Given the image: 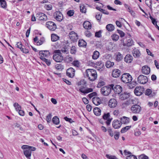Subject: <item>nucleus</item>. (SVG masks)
<instances>
[{"label":"nucleus","instance_id":"nucleus-8","mask_svg":"<svg viewBox=\"0 0 159 159\" xmlns=\"http://www.w3.org/2000/svg\"><path fill=\"white\" fill-rule=\"evenodd\" d=\"M144 89L143 87L141 86L136 87L134 90V93L137 96L141 95L144 92Z\"/></svg>","mask_w":159,"mask_h":159},{"label":"nucleus","instance_id":"nucleus-48","mask_svg":"<svg viewBox=\"0 0 159 159\" xmlns=\"http://www.w3.org/2000/svg\"><path fill=\"white\" fill-rule=\"evenodd\" d=\"M72 64L74 66L77 67H79L80 66V62L78 60L74 61Z\"/></svg>","mask_w":159,"mask_h":159},{"label":"nucleus","instance_id":"nucleus-53","mask_svg":"<svg viewBox=\"0 0 159 159\" xmlns=\"http://www.w3.org/2000/svg\"><path fill=\"white\" fill-rule=\"evenodd\" d=\"M105 84V83L104 81H100L99 82L97 87L98 88H100L102 86H103Z\"/></svg>","mask_w":159,"mask_h":159},{"label":"nucleus","instance_id":"nucleus-56","mask_svg":"<svg viewBox=\"0 0 159 159\" xmlns=\"http://www.w3.org/2000/svg\"><path fill=\"white\" fill-rule=\"evenodd\" d=\"M52 114L50 113L46 116V120L47 122L49 123L51 119Z\"/></svg>","mask_w":159,"mask_h":159},{"label":"nucleus","instance_id":"nucleus-60","mask_svg":"<svg viewBox=\"0 0 159 159\" xmlns=\"http://www.w3.org/2000/svg\"><path fill=\"white\" fill-rule=\"evenodd\" d=\"M152 90L150 89H147L146 90L145 93L146 95L149 96L152 93Z\"/></svg>","mask_w":159,"mask_h":159},{"label":"nucleus","instance_id":"nucleus-3","mask_svg":"<svg viewBox=\"0 0 159 159\" xmlns=\"http://www.w3.org/2000/svg\"><path fill=\"white\" fill-rule=\"evenodd\" d=\"M111 89V88L110 86V85L108 86H104L101 88V93L104 96H107L110 93Z\"/></svg>","mask_w":159,"mask_h":159},{"label":"nucleus","instance_id":"nucleus-61","mask_svg":"<svg viewBox=\"0 0 159 159\" xmlns=\"http://www.w3.org/2000/svg\"><path fill=\"white\" fill-rule=\"evenodd\" d=\"M42 60L45 62L48 66H49L51 64V62L50 60L47 59L46 58H43V59Z\"/></svg>","mask_w":159,"mask_h":159},{"label":"nucleus","instance_id":"nucleus-18","mask_svg":"<svg viewBox=\"0 0 159 159\" xmlns=\"http://www.w3.org/2000/svg\"><path fill=\"white\" fill-rule=\"evenodd\" d=\"M69 37L70 39L73 41H75L78 39V35L75 32L72 31L69 33Z\"/></svg>","mask_w":159,"mask_h":159},{"label":"nucleus","instance_id":"nucleus-55","mask_svg":"<svg viewBox=\"0 0 159 159\" xmlns=\"http://www.w3.org/2000/svg\"><path fill=\"white\" fill-rule=\"evenodd\" d=\"M80 11L82 13H85L86 12V9L84 7L83 5H81L80 7Z\"/></svg>","mask_w":159,"mask_h":159},{"label":"nucleus","instance_id":"nucleus-35","mask_svg":"<svg viewBox=\"0 0 159 159\" xmlns=\"http://www.w3.org/2000/svg\"><path fill=\"white\" fill-rule=\"evenodd\" d=\"M78 44L80 47H84L86 46V43L83 39H80L78 42Z\"/></svg>","mask_w":159,"mask_h":159},{"label":"nucleus","instance_id":"nucleus-22","mask_svg":"<svg viewBox=\"0 0 159 159\" xmlns=\"http://www.w3.org/2000/svg\"><path fill=\"white\" fill-rule=\"evenodd\" d=\"M130 96L129 93L124 92L119 95V98L121 100H124L129 98Z\"/></svg>","mask_w":159,"mask_h":159},{"label":"nucleus","instance_id":"nucleus-29","mask_svg":"<svg viewBox=\"0 0 159 159\" xmlns=\"http://www.w3.org/2000/svg\"><path fill=\"white\" fill-rule=\"evenodd\" d=\"M129 118L125 116H123L121 118V123L124 124H126L129 122Z\"/></svg>","mask_w":159,"mask_h":159},{"label":"nucleus","instance_id":"nucleus-16","mask_svg":"<svg viewBox=\"0 0 159 159\" xmlns=\"http://www.w3.org/2000/svg\"><path fill=\"white\" fill-rule=\"evenodd\" d=\"M135 99H129V100L125 102L122 104V106L123 107H126L131 104L135 103Z\"/></svg>","mask_w":159,"mask_h":159},{"label":"nucleus","instance_id":"nucleus-59","mask_svg":"<svg viewBox=\"0 0 159 159\" xmlns=\"http://www.w3.org/2000/svg\"><path fill=\"white\" fill-rule=\"evenodd\" d=\"M126 159H137V158L134 155H130L127 156Z\"/></svg>","mask_w":159,"mask_h":159},{"label":"nucleus","instance_id":"nucleus-19","mask_svg":"<svg viewBox=\"0 0 159 159\" xmlns=\"http://www.w3.org/2000/svg\"><path fill=\"white\" fill-rule=\"evenodd\" d=\"M141 71L143 74L147 75L150 73V69L148 66H144L142 67Z\"/></svg>","mask_w":159,"mask_h":159},{"label":"nucleus","instance_id":"nucleus-42","mask_svg":"<svg viewBox=\"0 0 159 159\" xmlns=\"http://www.w3.org/2000/svg\"><path fill=\"white\" fill-rule=\"evenodd\" d=\"M13 106L16 111H19L21 109V106L17 103L16 102L14 103Z\"/></svg>","mask_w":159,"mask_h":159},{"label":"nucleus","instance_id":"nucleus-30","mask_svg":"<svg viewBox=\"0 0 159 159\" xmlns=\"http://www.w3.org/2000/svg\"><path fill=\"white\" fill-rule=\"evenodd\" d=\"M133 56L135 57H139L140 55V53L138 49H134L132 52Z\"/></svg>","mask_w":159,"mask_h":159},{"label":"nucleus","instance_id":"nucleus-32","mask_svg":"<svg viewBox=\"0 0 159 159\" xmlns=\"http://www.w3.org/2000/svg\"><path fill=\"white\" fill-rule=\"evenodd\" d=\"M99 53L97 51H95L93 53V54L92 55V57L93 59L96 60L98 59L99 56Z\"/></svg>","mask_w":159,"mask_h":159},{"label":"nucleus","instance_id":"nucleus-14","mask_svg":"<svg viewBox=\"0 0 159 159\" xmlns=\"http://www.w3.org/2000/svg\"><path fill=\"white\" fill-rule=\"evenodd\" d=\"M36 17L38 18L40 20L46 21L47 20V16L43 13L39 12L37 14Z\"/></svg>","mask_w":159,"mask_h":159},{"label":"nucleus","instance_id":"nucleus-51","mask_svg":"<svg viewBox=\"0 0 159 159\" xmlns=\"http://www.w3.org/2000/svg\"><path fill=\"white\" fill-rule=\"evenodd\" d=\"M89 69H87L84 74V76L85 78H88L89 79Z\"/></svg>","mask_w":159,"mask_h":159},{"label":"nucleus","instance_id":"nucleus-6","mask_svg":"<svg viewBox=\"0 0 159 159\" xmlns=\"http://www.w3.org/2000/svg\"><path fill=\"white\" fill-rule=\"evenodd\" d=\"M138 82L140 84H144L148 81V77L143 75H140L137 78Z\"/></svg>","mask_w":159,"mask_h":159},{"label":"nucleus","instance_id":"nucleus-5","mask_svg":"<svg viewBox=\"0 0 159 159\" xmlns=\"http://www.w3.org/2000/svg\"><path fill=\"white\" fill-rule=\"evenodd\" d=\"M70 48V47L69 46H64L61 50H56L54 52L56 53L61 54V53H63L65 54H67L69 53Z\"/></svg>","mask_w":159,"mask_h":159},{"label":"nucleus","instance_id":"nucleus-11","mask_svg":"<svg viewBox=\"0 0 159 159\" xmlns=\"http://www.w3.org/2000/svg\"><path fill=\"white\" fill-rule=\"evenodd\" d=\"M53 16L55 19L59 21H61L63 18L62 14L59 11H57L55 12L54 13Z\"/></svg>","mask_w":159,"mask_h":159},{"label":"nucleus","instance_id":"nucleus-1","mask_svg":"<svg viewBox=\"0 0 159 159\" xmlns=\"http://www.w3.org/2000/svg\"><path fill=\"white\" fill-rule=\"evenodd\" d=\"M86 82L84 80H81L77 83V85L80 88L79 90L84 93H87L89 92V89L86 88Z\"/></svg>","mask_w":159,"mask_h":159},{"label":"nucleus","instance_id":"nucleus-50","mask_svg":"<svg viewBox=\"0 0 159 159\" xmlns=\"http://www.w3.org/2000/svg\"><path fill=\"white\" fill-rule=\"evenodd\" d=\"M44 41V39L43 38H42L40 40H38V41L37 42V45H40L42 44Z\"/></svg>","mask_w":159,"mask_h":159},{"label":"nucleus","instance_id":"nucleus-17","mask_svg":"<svg viewBox=\"0 0 159 159\" xmlns=\"http://www.w3.org/2000/svg\"><path fill=\"white\" fill-rule=\"evenodd\" d=\"M110 115L109 113L105 114L103 116V119L107 120L106 123L107 125L108 126L110 125L112 119V118H110Z\"/></svg>","mask_w":159,"mask_h":159},{"label":"nucleus","instance_id":"nucleus-31","mask_svg":"<svg viewBox=\"0 0 159 159\" xmlns=\"http://www.w3.org/2000/svg\"><path fill=\"white\" fill-rule=\"evenodd\" d=\"M106 29L109 31L111 32L115 29L114 26L112 24H108L106 26Z\"/></svg>","mask_w":159,"mask_h":159},{"label":"nucleus","instance_id":"nucleus-41","mask_svg":"<svg viewBox=\"0 0 159 159\" xmlns=\"http://www.w3.org/2000/svg\"><path fill=\"white\" fill-rule=\"evenodd\" d=\"M122 59L123 56L122 55L120 52L117 53L116 55V60L118 61H119L121 60Z\"/></svg>","mask_w":159,"mask_h":159},{"label":"nucleus","instance_id":"nucleus-44","mask_svg":"<svg viewBox=\"0 0 159 159\" xmlns=\"http://www.w3.org/2000/svg\"><path fill=\"white\" fill-rule=\"evenodd\" d=\"M0 3L2 7L5 8L6 7V2L4 0H0Z\"/></svg>","mask_w":159,"mask_h":159},{"label":"nucleus","instance_id":"nucleus-27","mask_svg":"<svg viewBox=\"0 0 159 159\" xmlns=\"http://www.w3.org/2000/svg\"><path fill=\"white\" fill-rule=\"evenodd\" d=\"M22 149H29L31 151H34L36 150V148L34 147L31 146L27 145H23L21 147Z\"/></svg>","mask_w":159,"mask_h":159},{"label":"nucleus","instance_id":"nucleus-64","mask_svg":"<svg viewBox=\"0 0 159 159\" xmlns=\"http://www.w3.org/2000/svg\"><path fill=\"white\" fill-rule=\"evenodd\" d=\"M101 31L96 32L95 33V36L98 38L100 37L101 36Z\"/></svg>","mask_w":159,"mask_h":159},{"label":"nucleus","instance_id":"nucleus-34","mask_svg":"<svg viewBox=\"0 0 159 159\" xmlns=\"http://www.w3.org/2000/svg\"><path fill=\"white\" fill-rule=\"evenodd\" d=\"M52 121L53 123L55 125H58L60 122L59 119L57 116H55L53 118Z\"/></svg>","mask_w":159,"mask_h":159},{"label":"nucleus","instance_id":"nucleus-15","mask_svg":"<svg viewBox=\"0 0 159 159\" xmlns=\"http://www.w3.org/2000/svg\"><path fill=\"white\" fill-rule=\"evenodd\" d=\"M75 70L72 68L70 67L66 70V75L69 77L72 78L74 77L75 75Z\"/></svg>","mask_w":159,"mask_h":159},{"label":"nucleus","instance_id":"nucleus-7","mask_svg":"<svg viewBox=\"0 0 159 159\" xmlns=\"http://www.w3.org/2000/svg\"><path fill=\"white\" fill-rule=\"evenodd\" d=\"M50 53L48 50L40 51L39 52V58L41 60L47 58L50 56Z\"/></svg>","mask_w":159,"mask_h":159},{"label":"nucleus","instance_id":"nucleus-12","mask_svg":"<svg viewBox=\"0 0 159 159\" xmlns=\"http://www.w3.org/2000/svg\"><path fill=\"white\" fill-rule=\"evenodd\" d=\"M53 58L56 62H60L63 60V57L60 53H56L53 56Z\"/></svg>","mask_w":159,"mask_h":159},{"label":"nucleus","instance_id":"nucleus-57","mask_svg":"<svg viewBox=\"0 0 159 159\" xmlns=\"http://www.w3.org/2000/svg\"><path fill=\"white\" fill-rule=\"evenodd\" d=\"M117 31L121 37H123L125 36V34L122 31L118 30Z\"/></svg>","mask_w":159,"mask_h":159},{"label":"nucleus","instance_id":"nucleus-10","mask_svg":"<svg viewBox=\"0 0 159 159\" xmlns=\"http://www.w3.org/2000/svg\"><path fill=\"white\" fill-rule=\"evenodd\" d=\"M110 86L111 87V89L113 90L114 92L116 94H119L122 91V88L119 85H116L114 87V85L111 84L110 85Z\"/></svg>","mask_w":159,"mask_h":159},{"label":"nucleus","instance_id":"nucleus-20","mask_svg":"<svg viewBox=\"0 0 159 159\" xmlns=\"http://www.w3.org/2000/svg\"><path fill=\"white\" fill-rule=\"evenodd\" d=\"M117 105V102L114 98L110 99L108 102V106L111 108L115 107Z\"/></svg>","mask_w":159,"mask_h":159},{"label":"nucleus","instance_id":"nucleus-46","mask_svg":"<svg viewBox=\"0 0 159 159\" xmlns=\"http://www.w3.org/2000/svg\"><path fill=\"white\" fill-rule=\"evenodd\" d=\"M145 3L151 9H152V1L151 0H146Z\"/></svg>","mask_w":159,"mask_h":159},{"label":"nucleus","instance_id":"nucleus-40","mask_svg":"<svg viewBox=\"0 0 159 159\" xmlns=\"http://www.w3.org/2000/svg\"><path fill=\"white\" fill-rule=\"evenodd\" d=\"M114 65V63L113 62H112L110 61H107L106 64V66L107 68H110L112 67Z\"/></svg>","mask_w":159,"mask_h":159},{"label":"nucleus","instance_id":"nucleus-37","mask_svg":"<svg viewBox=\"0 0 159 159\" xmlns=\"http://www.w3.org/2000/svg\"><path fill=\"white\" fill-rule=\"evenodd\" d=\"M111 38L113 41H116L119 39V37L117 34H114L112 35Z\"/></svg>","mask_w":159,"mask_h":159},{"label":"nucleus","instance_id":"nucleus-4","mask_svg":"<svg viewBox=\"0 0 159 159\" xmlns=\"http://www.w3.org/2000/svg\"><path fill=\"white\" fill-rule=\"evenodd\" d=\"M131 112L134 114H139L141 111V107L138 104L132 105L130 108Z\"/></svg>","mask_w":159,"mask_h":159},{"label":"nucleus","instance_id":"nucleus-49","mask_svg":"<svg viewBox=\"0 0 159 159\" xmlns=\"http://www.w3.org/2000/svg\"><path fill=\"white\" fill-rule=\"evenodd\" d=\"M44 7L48 11L52 10V6L50 4L49 5L45 4Z\"/></svg>","mask_w":159,"mask_h":159},{"label":"nucleus","instance_id":"nucleus-43","mask_svg":"<svg viewBox=\"0 0 159 159\" xmlns=\"http://www.w3.org/2000/svg\"><path fill=\"white\" fill-rule=\"evenodd\" d=\"M65 60L68 63L72 62L73 60V58L70 55H68L65 57Z\"/></svg>","mask_w":159,"mask_h":159},{"label":"nucleus","instance_id":"nucleus-52","mask_svg":"<svg viewBox=\"0 0 159 159\" xmlns=\"http://www.w3.org/2000/svg\"><path fill=\"white\" fill-rule=\"evenodd\" d=\"M76 48L75 46H72L70 48V52L72 54H75L76 52Z\"/></svg>","mask_w":159,"mask_h":159},{"label":"nucleus","instance_id":"nucleus-47","mask_svg":"<svg viewBox=\"0 0 159 159\" xmlns=\"http://www.w3.org/2000/svg\"><path fill=\"white\" fill-rule=\"evenodd\" d=\"M107 131L109 133V135L111 137H113L114 136L115 132H114L111 128H108L107 129Z\"/></svg>","mask_w":159,"mask_h":159},{"label":"nucleus","instance_id":"nucleus-58","mask_svg":"<svg viewBox=\"0 0 159 159\" xmlns=\"http://www.w3.org/2000/svg\"><path fill=\"white\" fill-rule=\"evenodd\" d=\"M16 45L17 47L20 48L21 51L22 50V49L23 48L22 44L21 43V42H17Z\"/></svg>","mask_w":159,"mask_h":159},{"label":"nucleus","instance_id":"nucleus-36","mask_svg":"<svg viewBox=\"0 0 159 159\" xmlns=\"http://www.w3.org/2000/svg\"><path fill=\"white\" fill-rule=\"evenodd\" d=\"M51 37V40L52 41H56L59 39V36L55 34H52Z\"/></svg>","mask_w":159,"mask_h":159},{"label":"nucleus","instance_id":"nucleus-9","mask_svg":"<svg viewBox=\"0 0 159 159\" xmlns=\"http://www.w3.org/2000/svg\"><path fill=\"white\" fill-rule=\"evenodd\" d=\"M46 25L47 27L50 30L54 31L57 28L56 24L52 21L47 22L46 23Z\"/></svg>","mask_w":159,"mask_h":159},{"label":"nucleus","instance_id":"nucleus-24","mask_svg":"<svg viewBox=\"0 0 159 159\" xmlns=\"http://www.w3.org/2000/svg\"><path fill=\"white\" fill-rule=\"evenodd\" d=\"M124 61L127 63H131L133 60L132 56L129 54L126 55L124 58Z\"/></svg>","mask_w":159,"mask_h":159},{"label":"nucleus","instance_id":"nucleus-13","mask_svg":"<svg viewBox=\"0 0 159 159\" xmlns=\"http://www.w3.org/2000/svg\"><path fill=\"white\" fill-rule=\"evenodd\" d=\"M90 72L91 73L90 81H93L97 78V75L96 71L93 69H90Z\"/></svg>","mask_w":159,"mask_h":159},{"label":"nucleus","instance_id":"nucleus-45","mask_svg":"<svg viewBox=\"0 0 159 159\" xmlns=\"http://www.w3.org/2000/svg\"><path fill=\"white\" fill-rule=\"evenodd\" d=\"M106 157L108 159H119L116 156L109 154H106Z\"/></svg>","mask_w":159,"mask_h":159},{"label":"nucleus","instance_id":"nucleus-62","mask_svg":"<svg viewBox=\"0 0 159 159\" xmlns=\"http://www.w3.org/2000/svg\"><path fill=\"white\" fill-rule=\"evenodd\" d=\"M114 136V138L116 140H118L119 137V133L118 132H115Z\"/></svg>","mask_w":159,"mask_h":159},{"label":"nucleus","instance_id":"nucleus-26","mask_svg":"<svg viewBox=\"0 0 159 159\" xmlns=\"http://www.w3.org/2000/svg\"><path fill=\"white\" fill-rule=\"evenodd\" d=\"M92 102L95 105H98L101 103V101L98 97H95L92 98Z\"/></svg>","mask_w":159,"mask_h":159},{"label":"nucleus","instance_id":"nucleus-28","mask_svg":"<svg viewBox=\"0 0 159 159\" xmlns=\"http://www.w3.org/2000/svg\"><path fill=\"white\" fill-rule=\"evenodd\" d=\"M24 153L25 156L28 159H30V157L31 155V152L29 149L25 150Z\"/></svg>","mask_w":159,"mask_h":159},{"label":"nucleus","instance_id":"nucleus-63","mask_svg":"<svg viewBox=\"0 0 159 159\" xmlns=\"http://www.w3.org/2000/svg\"><path fill=\"white\" fill-rule=\"evenodd\" d=\"M139 159H148V158L147 156L142 154L139 156Z\"/></svg>","mask_w":159,"mask_h":159},{"label":"nucleus","instance_id":"nucleus-38","mask_svg":"<svg viewBox=\"0 0 159 159\" xmlns=\"http://www.w3.org/2000/svg\"><path fill=\"white\" fill-rule=\"evenodd\" d=\"M83 26L85 29L88 30L89 28V22L88 21H85L83 24Z\"/></svg>","mask_w":159,"mask_h":159},{"label":"nucleus","instance_id":"nucleus-25","mask_svg":"<svg viewBox=\"0 0 159 159\" xmlns=\"http://www.w3.org/2000/svg\"><path fill=\"white\" fill-rule=\"evenodd\" d=\"M120 71L119 69H114L112 71V76L114 77H118L120 75Z\"/></svg>","mask_w":159,"mask_h":159},{"label":"nucleus","instance_id":"nucleus-21","mask_svg":"<svg viewBox=\"0 0 159 159\" xmlns=\"http://www.w3.org/2000/svg\"><path fill=\"white\" fill-rule=\"evenodd\" d=\"M121 41L124 46L130 47L134 44V41L132 39H128L126 42H124L123 39L121 40Z\"/></svg>","mask_w":159,"mask_h":159},{"label":"nucleus","instance_id":"nucleus-23","mask_svg":"<svg viewBox=\"0 0 159 159\" xmlns=\"http://www.w3.org/2000/svg\"><path fill=\"white\" fill-rule=\"evenodd\" d=\"M121 122L117 120H114L112 123L113 127L115 129H118L121 127Z\"/></svg>","mask_w":159,"mask_h":159},{"label":"nucleus","instance_id":"nucleus-33","mask_svg":"<svg viewBox=\"0 0 159 159\" xmlns=\"http://www.w3.org/2000/svg\"><path fill=\"white\" fill-rule=\"evenodd\" d=\"M93 111L95 115L97 116L100 115L101 111L100 109L98 107L94 108L93 110Z\"/></svg>","mask_w":159,"mask_h":159},{"label":"nucleus","instance_id":"nucleus-2","mask_svg":"<svg viewBox=\"0 0 159 159\" xmlns=\"http://www.w3.org/2000/svg\"><path fill=\"white\" fill-rule=\"evenodd\" d=\"M121 79L122 82L125 84L129 83L132 80L131 76L128 73L123 74L121 76Z\"/></svg>","mask_w":159,"mask_h":159},{"label":"nucleus","instance_id":"nucleus-54","mask_svg":"<svg viewBox=\"0 0 159 159\" xmlns=\"http://www.w3.org/2000/svg\"><path fill=\"white\" fill-rule=\"evenodd\" d=\"M74 11L73 10H70L68 11L67 14V15L70 16H72L74 14Z\"/></svg>","mask_w":159,"mask_h":159},{"label":"nucleus","instance_id":"nucleus-39","mask_svg":"<svg viewBox=\"0 0 159 159\" xmlns=\"http://www.w3.org/2000/svg\"><path fill=\"white\" fill-rule=\"evenodd\" d=\"M131 127V125L126 126L122 128L121 130V132L122 133H124L126 132Z\"/></svg>","mask_w":159,"mask_h":159}]
</instances>
